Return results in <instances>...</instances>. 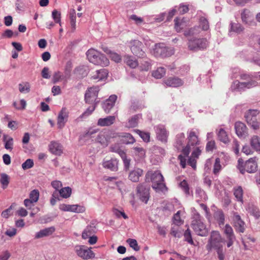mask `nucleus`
Returning <instances> with one entry per match:
<instances>
[{
    "label": "nucleus",
    "instance_id": "nucleus-42",
    "mask_svg": "<svg viewBox=\"0 0 260 260\" xmlns=\"http://www.w3.org/2000/svg\"><path fill=\"white\" fill-rule=\"evenodd\" d=\"M0 182L2 185L3 188H6L9 183V177L8 175L5 173L2 174L1 176Z\"/></svg>",
    "mask_w": 260,
    "mask_h": 260
},
{
    "label": "nucleus",
    "instance_id": "nucleus-61",
    "mask_svg": "<svg viewBox=\"0 0 260 260\" xmlns=\"http://www.w3.org/2000/svg\"><path fill=\"white\" fill-rule=\"evenodd\" d=\"M203 149V147L198 146L192 151L191 155L193 157L198 158L199 156L201 155L202 150Z\"/></svg>",
    "mask_w": 260,
    "mask_h": 260
},
{
    "label": "nucleus",
    "instance_id": "nucleus-32",
    "mask_svg": "<svg viewBox=\"0 0 260 260\" xmlns=\"http://www.w3.org/2000/svg\"><path fill=\"white\" fill-rule=\"evenodd\" d=\"M61 81H64V84L67 83V82H66V78H64V76H63L60 72L57 71L55 72L52 79V83L53 84H55Z\"/></svg>",
    "mask_w": 260,
    "mask_h": 260
},
{
    "label": "nucleus",
    "instance_id": "nucleus-51",
    "mask_svg": "<svg viewBox=\"0 0 260 260\" xmlns=\"http://www.w3.org/2000/svg\"><path fill=\"white\" fill-rule=\"evenodd\" d=\"M72 66L71 62H68L66 65L64 69V78H66V82H67L68 79L70 77V73L72 70Z\"/></svg>",
    "mask_w": 260,
    "mask_h": 260
},
{
    "label": "nucleus",
    "instance_id": "nucleus-12",
    "mask_svg": "<svg viewBox=\"0 0 260 260\" xmlns=\"http://www.w3.org/2000/svg\"><path fill=\"white\" fill-rule=\"evenodd\" d=\"M99 91V87H93L89 88L85 94V100L86 103L89 104L97 103L99 101H96L98 92Z\"/></svg>",
    "mask_w": 260,
    "mask_h": 260
},
{
    "label": "nucleus",
    "instance_id": "nucleus-59",
    "mask_svg": "<svg viewBox=\"0 0 260 260\" xmlns=\"http://www.w3.org/2000/svg\"><path fill=\"white\" fill-rule=\"evenodd\" d=\"M184 238L185 241H187L189 243L193 244V241L192 239L191 231L189 229H187L184 234Z\"/></svg>",
    "mask_w": 260,
    "mask_h": 260
},
{
    "label": "nucleus",
    "instance_id": "nucleus-26",
    "mask_svg": "<svg viewBox=\"0 0 260 260\" xmlns=\"http://www.w3.org/2000/svg\"><path fill=\"white\" fill-rule=\"evenodd\" d=\"M115 121L114 116H109L106 118H100L98 121V125L101 126H108L113 124Z\"/></svg>",
    "mask_w": 260,
    "mask_h": 260
},
{
    "label": "nucleus",
    "instance_id": "nucleus-35",
    "mask_svg": "<svg viewBox=\"0 0 260 260\" xmlns=\"http://www.w3.org/2000/svg\"><path fill=\"white\" fill-rule=\"evenodd\" d=\"M3 140L5 142V148L7 150H12L13 146V139L7 135H4Z\"/></svg>",
    "mask_w": 260,
    "mask_h": 260
},
{
    "label": "nucleus",
    "instance_id": "nucleus-11",
    "mask_svg": "<svg viewBox=\"0 0 260 260\" xmlns=\"http://www.w3.org/2000/svg\"><path fill=\"white\" fill-rule=\"evenodd\" d=\"M187 144H188V146H192V147L199 145L201 141L199 138L198 131H195L193 129L188 131L187 133Z\"/></svg>",
    "mask_w": 260,
    "mask_h": 260
},
{
    "label": "nucleus",
    "instance_id": "nucleus-13",
    "mask_svg": "<svg viewBox=\"0 0 260 260\" xmlns=\"http://www.w3.org/2000/svg\"><path fill=\"white\" fill-rule=\"evenodd\" d=\"M59 209L63 211H69L75 213H83L85 211V208L79 205H68L61 204Z\"/></svg>",
    "mask_w": 260,
    "mask_h": 260
},
{
    "label": "nucleus",
    "instance_id": "nucleus-50",
    "mask_svg": "<svg viewBox=\"0 0 260 260\" xmlns=\"http://www.w3.org/2000/svg\"><path fill=\"white\" fill-rule=\"evenodd\" d=\"M126 242L134 250L138 251L140 250V247L138 246L136 240L129 238L126 240Z\"/></svg>",
    "mask_w": 260,
    "mask_h": 260
},
{
    "label": "nucleus",
    "instance_id": "nucleus-53",
    "mask_svg": "<svg viewBox=\"0 0 260 260\" xmlns=\"http://www.w3.org/2000/svg\"><path fill=\"white\" fill-rule=\"evenodd\" d=\"M39 197V192L37 189L32 190L29 194V200L33 203H36L38 201Z\"/></svg>",
    "mask_w": 260,
    "mask_h": 260
},
{
    "label": "nucleus",
    "instance_id": "nucleus-23",
    "mask_svg": "<svg viewBox=\"0 0 260 260\" xmlns=\"http://www.w3.org/2000/svg\"><path fill=\"white\" fill-rule=\"evenodd\" d=\"M143 171L140 168H137L131 171L129 173V179L134 182H137L139 181V178L143 175Z\"/></svg>",
    "mask_w": 260,
    "mask_h": 260
},
{
    "label": "nucleus",
    "instance_id": "nucleus-22",
    "mask_svg": "<svg viewBox=\"0 0 260 260\" xmlns=\"http://www.w3.org/2000/svg\"><path fill=\"white\" fill-rule=\"evenodd\" d=\"M234 84L236 85V88H237L239 90H244L245 88H250L253 87H255L257 85V83L253 80H251L247 82H240L238 81H236L234 82Z\"/></svg>",
    "mask_w": 260,
    "mask_h": 260
},
{
    "label": "nucleus",
    "instance_id": "nucleus-63",
    "mask_svg": "<svg viewBox=\"0 0 260 260\" xmlns=\"http://www.w3.org/2000/svg\"><path fill=\"white\" fill-rule=\"evenodd\" d=\"M180 211H178L173 217L174 223L175 224L179 225L182 223V221L180 216Z\"/></svg>",
    "mask_w": 260,
    "mask_h": 260
},
{
    "label": "nucleus",
    "instance_id": "nucleus-25",
    "mask_svg": "<svg viewBox=\"0 0 260 260\" xmlns=\"http://www.w3.org/2000/svg\"><path fill=\"white\" fill-rule=\"evenodd\" d=\"M55 231L53 226L45 228L37 232L35 235V239H40L52 235Z\"/></svg>",
    "mask_w": 260,
    "mask_h": 260
},
{
    "label": "nucleus",
    "instance_id": "nucleus-16",
    "mask_svg": "<svg viewBox=\"0 0 260 260\" xmlns=\"http://www.w3.org/2000/svg\"><path fill=\"white\" fill-rule=\"evenodd\" d=\"M155 132L157 139L164 143H167L168 135L166 129L162 125L155 127Z\"/></svg>",
    "mask_w": 260,
    "mask_h": 260
},
{
    "label": "nucleus",
    "instance_id": "nucleus-33",
    "mask_svg": "<svg viewBox=\"0 0 260 260\" xmlns=\"http://www.w3.org/2000/svg\"><path fill=\"white\" fill-rule=\"evenodd\" d=\"M234 194L238 201L243 202V190L241 186L234 188Z\"/></svg>",
    "mask_w": 260,
    "mask_h": 260
},
{
    "label": "nucleus",
    "instance_id": "nucleus-21",
    "mask_svg": "<svg viewBox=\"0 0 260 260\" xmlns=\"http://www.w3.org/2000/svg\"><path fill=\"white\" fill-rule=\"evenodd\" d=\"M116 100L117 96L116 95H111L109 99L103 104L102 107L106 113H109L110 112L111 109L113 107Z\"/></svg>",
    "mask_w": 260,
    "mask_h": 260
},
{
    "label": "nucleus",
    "instance_id": "nucleus-36",
    "mask_svg": "<svg viewBox=\"0 0 260 260\" xmlns=\"http://www.w3.org/2000/svg\"><path fill=\"white\" fill-rule=\"evenodd\" d=\"M166 74V69L162 67H159L152 72V75L156 79H161Z\"/></svg>",
    "mask_w": 260,
    "mask_h": 260
},
{
    "label": "nucleus",
    "instance_id": "nucleus-54",
    "mask_svg": "<svg viewBox=\"0 0 260 260\" xmlns=\"http://www.w3.org/2000/svg\"><path fill=\"white\" fill-rule=\"evenodd\" d=\"M34 161L31 159H27L22 164V168L23 170H27L34 166Z\"/></svg>",
    "mask_w": 260,
    "mask_h": 260
},
{
    "label": "nucleus",
    "instance_id": "nucleus-19",
    "mask_svg": "<svg viewBox=\"0 0 260 260\" xmlns=\"http://www.w3.org/2000/svg\"><path fill=\"white\" fill-rule=\"evenodd\" d=\"M49 149L50 152L56 155H60L63 152L62 145L56 141H51L49 145Z\"/></svg>",
    "mask_w": 260,
    "mask_h": 260
},
{
    "label": "nucleus",
    "instance_id": "nucleus-47",
    "mask_svg": "<svg viewBox=\"0 0 260 260\" xmlns=\"http://www.w3.org/2000/svg\"><path fill=\"white\" fill-rule=\"evenodd\" d=\"M142 108V105L139 103L138 101L134 102L131 107L129 108L128 112L129 114L132 113L137 110L140 109Z\"/></svg>",
    "mask_w": 260,
    "mask_h": 260
},
{
    "label": "nucleus",
    "instance_id": "nucleus-31",
    "mask_svg": "<svg viewBox=\"0 0 260 260\" xmlns=\"http://www.w3.org/2000/svg\"><path fill=\"white\" fill-rule=\"evenodd\" d=\"M125 62L131 68H136L139 64L137 59L129 55L125 57Z\"/></svg>",
    "mask_w": 260,
    "mask_h": 260
},
{
    "label": "nucleus",
    "instance_id": "nucleus-10",
    "mask_svg": "<svg viewBox=\"0 0 260 260\" xmlns=\"http://www.w3.org/2000/svg\"><path fill=\"white\" fill-rule=\"evenodd\" d=\"M191 228L194 232L201 236H206L208 230L204 224L200 220H194L191 223Z\"/></svg>",
    "mask_w": 260,
    "mask_h": 260
},
{
    "label": "nucleus",
    "instance_id": "nucleus-27",
    "mask_svg": "<svg viewBox=\"0 0 260 260\" xmlns=\"http://www.w3.org/2000/svg\"><path fill=\"white\" fill-rule=\"evenodd\" d=\"M102 49L106 54L109 56V57L111 59V60L116 62H119L121 61V57L116 52L111 51L107 47H103Z\"/></svg>",
    "mask_w": 260,
    "mask_h": 260
},
{
    "label": "nucleus",
    "instance_id": "nucleus-8",
    "mask_svg": "<svg viewBox=\"0 0 260 260\" xmlns=\"http://www.w3.org/2000/svg\"><path fill=\"white\" fill-rule=\"evenodd\" d=\"M150 187L144 183L139 184L137 187V195L140 200L147 203L150 197Z\"/></svg>",
    "mask_w": 260,
    "mask_h": 260
},
{
    "label": "nucleus",
    "instance_id": "nucleus-37",
    "mask_svg": "<svg viewBox=\"0 0 260 260\" xmlns=\"http://www.w3.org/2000/svg\"><path fill=\"white\" fill-rule=\"evenodd\" d=\"M16 204L15 203H12L11 206L7 209L4 210L2 213L1 216L5 218H8L11 215L13 214L12 210L15 208Z\"/></svg>",
    "mask_w": 260,
    "mask_h": 260
},
{
    "label": "nucleus",
    "instance_id": "nucleus-7",
    "mask_svg": "<svg viewBox=\"0 0 260 260\" xmlns=\"http://www.w3.org/2000/svg\"><path fill=\"white\" fill-rule=\"evenodd\" d=\"M75 251L77 255L83 259L88 260L95 256V254L91 250V247L88 248L85 245L76 246Z\"/></svg>",
    "mask_w": 260,
    "mask_h": 260
},
{
    "label": "nucleus",
    "instance_id": "nucleus-2",
    "mask_svg": "<svg viewBox=\"0 0 260 260\" xmlns=\"http://www.w3.org/2000/svg\"><path fill=\"white\" fill-rule=\"evenodd\" d=\"M86 56L88 60L94 64L106 67L109 64L108 58L95 49H89L86 52Z\"/></svg>",
    "mask_w": 260,
    "mask_h": 260
},
{
    "label": "nucleus",
    "instance_id": "nucleus-58",
    "mask_svg": "<svg viewBox=\"0 0 260 260\" xmlns=\"http://www.w3.org/2000/svg\"><path fill=\"white\" fill-rule=\"evenodd\" d=\"M217 220L219 225H223L224 222V215L222 211H218L216 214Z\"/></svg>",
    "mask_w": 260,
    "mask_h": 260
},
{
    "label": "nucleus",
    "instance_id": "nucleus-15",
    "mask_svg": "<svg viewBox=\"0 0 260 260\" xmlns=\"http://www.w3.org/2000/svg\"><path fill=\"white\" fill-rule=\"evenodd\" d=\"M69 112L67 108H62L59 112L57 117V126L58 128L61 129L64 127L65 123L68 120Z\"/></svg>",
    "mask_w": 260,
    "mask_h": 260
},
{
    "label": "nucleus",
    "instance_id": "nucleus-56",
    "mask_svg": "<svg viewBox=\"0 0 260 260\" xmlns=\"http://www.w3.org/2000/svg\"><path fill=\"white\" fill-rule=\"evenodd\" d=\"M259 113V111L257 110H249L246 113L245 115V118H247V116H250L251 119H256V116Z\"/></svg>",
    "mask_w": 260,
    "mask_h": 260
},
{
    "label": "nucleus",
    "instance_id": "nucleus-48",
    "mask_svg": "<svg viewBox=\"0 0 260 260\" xmlns=\"http://www.w3.org/2000/svg\"><path fill=\"white\" fill-rule=\"evenodd\" d=\"M200 27L203 30H207L209 28V24L208 20L205 18L202 17L200 19Z\"/></svg>",
    "mask_w": 260,
    "mask_h": 260
},
{
    "label": "nucleus",
    "instance_id": "nucleus-38",
    "mask_svg": "<svg viewBox=\"0 0 260 260\" xmlns=\"http://www.w3.org/2000/svg\"><path fill=\"white\" fill-rule=\"evenodd\" d=\"M134 152L136 156L139 158H144L145 156V150L140 147H135L133 148Z\"/></svg>",
    "mask_w": 260,
    "mask_h": 260
},
{
    "label": "nucleus",
    "instance_id": "nucleus-62",
    "mask_svg": "<svg viewBox=\"0 0 260 260\" xmlns=\"http://www.w3.org/2000/svg\"><path fill=\"white\" fill-rule=\"evenodd\" d=\"M231 29L235 32L239 33L243 31V27L240 24L233 23L232 24Z\"/></svg>",
    "mask_w": 260,
    "mask_h": 260
},
{
    "label": "nucleus",
    "instance_id": "nucleus-49",
    "mask_svg": "<svg viewBox=\"0 0 260 260\" xmlns=\"http://www.w3.org/2000/svg\"><path fill=\"white\" fill-rule=\"evenodd\" d=\"M200 32V29L199 26H194L188 30L184 32V35L185 36L194 35L199 34Z\"/></svg>",
    "mask_w": 260,
    "mask_h": 260
},
{
    "label": "nucleus",
    "instance_id": "nucleus-9",
    "mask_svg": "<svg viewBox=\"0 0 260 260\" xmlns=\"http://www.w3.org/2000/svg\"><path fill=\"white\" fill-rule=\"evenodd\" d=\"M143 46V43L138 40H133L129 42L132 52L139 57H143L145 56V53L142 49Z\"/></svg>",
    "mask_w": 260,
    "mask_h": 260
},
{
    "label": "nucleus",
    "instance_id": "nucleus-43",
    "mask_svg": "<svg viewBox=\"0 0 260 260\" xmlns=\"http://www.w3.org/2000/svg\"><path fill=\"white\" fill-rule=\"evenodd\" d=\"M248 212L253 216H254L256 218H258L260 216V212L259 209L255 206H249L248 208Z\"/></svg>",
    "mask_w": 260,
    "mask_h": 260
},
{
    "label": "nucleus",
    "instance_id": "nucleus-17",
    "mask_svg": "<svg viewBox=\"0 0 260 260\" xmlns=\"http://www.w3.org/2000/svg\"><path fill=\"white\" fill-rule=\"evenodd\" d=\"M164 83L169 87H178L183 84V81L178 77H170L164 81Z\"/></svg>",
    "mask_w": 260,
    "mask_h": 260
},
{
    "label": "nucleus",
    "instance_id": "nucleus-3",
    "mask_svg": "<svg viewBox=\"0 0 260 260\" xmlns=\"http://www.w3.org/2000/svg\"><path fill=\"white\" fill-rule=\"evenodd\" d=\"M257 158L256 157L249 158L244 163L242 159L238 160V169L241 173L244 174L245 172L249 173H254L257 169Z\"/></svg>",
    "mask_w": 260,
    "mask_h": 260
},
{
    "label": "nucleus",
    "instance_id": "nucleus-39",
    "mask_svg": "<svg viewBox=\"0 0 260 260\" xmlns=\"http://www.w3.org/2000/svg\"><path fill=\"white\" fill-rule=\"evenodd\" d=\"M246 120L249 125L253 129H257L259 128V124L257 121L256 119H251L250 116H247Z\"/></svg>",
    "mask_w": 260,
    "mask_h": 260
},
{
    "label": "nucleus",
    "instance_id": "nucleus-45",
    "mask_svg": "<svg viewBox=\"0 0 260 260\" xmlns=\"http://www.w3.org/2000/svg\"><path fill=\"white\" fill-rule=\"evenodd\" d=\"M224 233L226 235V238L235 237L232 228L228 224L224 226Z\"/></svg>",
    "mask_w": 260,
    "mask_h": 260
},
{
    "label": "nucleus",
    "instance_id": "nucleus-40",
    "mask_svg": "<svg viewBox=\"0 0 260 260\" xmlns=\"http://www.w3.org/2000/svg\"><path fill=\"white\" fill-rule=\"evenodd\" d=\"M59 194L63 198H68L70 197L72 193V189L70 187H66L61 188L59 190Z\"/></svg>",
    "mask_w": 260,
    "mask_h": 260
},
{
    "label": "nucleus",
    "instance_id": "nucleus-34",
    "mask_svg": "<svg viewBox=\"0 0 260 260\" xmlns=\"http://www.w3.org/2000/svg\"><path fill=\"white\" fill-rule=\"evenodd\" d=\"M175 28L177 32H180L183 29L185 26V21L184 19L180 20L178 18H176L175 19Z\"/></svg>",
    "mask_w": 260,
    "mask_h": 260
},
{
    "label": "nucleus",
    "instance_id": "nucleus-28",
    "mask_svg": "<svg viewBox=\"0 0 260 260\" xmlns=\"http://www.w3.org/2000/svg\"><path fill=\"white\" fill-rule=\"evenodd\" d=\"M108 75L107 70L103 69L101 70H97L95 74L92 76L94 79H99V80H103L107 78Z\"/></svg>",
    "mask_w": 260,
    "mask_h": 260
},
{
    "label": "nucleus",
    "instance_id": "nucleus-24",
    "mask_svg": "<svg viewBox=\"0 0 260 260\" xmlns=\"http://www.w3.org/2000/svg\"><path fill=\"white\" fill-rule=\"evenodd\" d=\"M118 161L116 159H111L109 160L104 161L103 162V166L112 171H116L118 170Z\"/></svg>",
    "mask_w": 260,
    "mask_h": 260
},
{
    "label": "nucleus",
    "instance_id": "nucleus-57",
    "mask_svg": "<svg viewBox=\"0 0 260 260\" xmlns=\"http://www.w3.org/2000/svg\"><path fill=\"white\" fill-rule=\"evenodd\" d=\"M139 119V116L138 115H136L132 117L128 122V124L129 127H134L137 125L138 121Z\"/></svg>",
    "mask_w": 260,
    "mask_h": 260
},
{
    "label": "nucleus",
    "instance_id": "nucleus-46",
    "mask_svg": "<svg viewBox=\"0 0 260 260\" xmlns=\"http://www.w3.org/2000/svg\"><path fill=\"white\" fill-rule=\"evenodd\" d=\"M52 17L56 23H59L61 26V13L56 10L52 12Z\"/></svg>",
    "mask_w": 260,
    "mask_h": 260
},
{
    "label": "nucleus",
    "instance_id": "nucleus-29",
    "mask_svg": "<svg viewBox=\"0 0 260 260\" xmlns=\"http://www.w3.org/2000/svg\"><path fill=\"white\" fill-rule=\"evenodd\" d=\"M218 140L224 144H228L230 142V139L226 131L223 128H220L217 133Z\"/></svg>",
    "mask_w": 260,
    "mask_h": 260
},
{
    "label": "nucleus",
    "instance_id": "nucleus-52",
    "mask_svg": "<svg viewBox=\"0 0 260 260\" xmlns=\"http://www.w3.org/2000/svg\"><path fill=\"white\" fill-rule=\"evenodd\" d=\"M249 11L247 9H244L241 13V19L243 22L248 23L249 21Z\"/></svg>",
    "mask_w": 260,
    "mask_h": 260
},
{
    "label": "nucleus",
    "instance_id": "nucleus-18",
    "mask_svg": "<svg viewBox=\"0 0 260 260\" xmlns=\"http://www.w3.org/2000/svg\"><path fill=\"white\" fill-rule=\"evenodd\" d=\"M96 223L92 221L83 231L82 237L84 239H88L90 236L94 235L96 232Z\"/></svg>",
    "mask_w": 260,
    "mask_h": 260
},
{
    "label": "nucleus",
    "instance_id": "nucleus-60",
    "mask_svg": "<svg viewBox=\"0 0 260 260\" xmlns=\"http://www.w3.org/2000/svg\"><path fill=\"white\" fill-rule=\"evenodd\" d=\"M29 85L28 83L19 84V90L20 92H28L30 90Z\"/></svg>",
    "mask_w": 260,
    "mask_h": 260
},
{
    "label": "nucleus",
    "instance_id": "nucleus-4",
    "mask_svg": "<svg viewBox=\"0 0 260 260\" xmlns=\"http://www.w3.org/2000/svg\"><path fill=\"white\" fill-rule=\"evenodd\" d=\"M151 180L152 182V187L156 190L164 191L167 189L162 174L159 171H155L151 174Z\"/></svg>",
    "mask_w": 260,
    "mask_h": 260
},
{
    "label": "nucleus",
    "instance_id": "nucleus-55",
    "mask_svg": "<svg viewBox=\"0 0 260 260\" xmlns=\"http://www.w3.org/2000/svg\"><path fill=\"white\" fill-rule=\"evenodd\" d=\"M180 187L184 191L186 194H189V187L187 181L185 180H183L179 184Z\"/></svg>",
    "mask_w": 260,
    "mask_h": 260
},
{
    "label": "nucleus",
    "instance_id": "nucleus-30",
    "mask_svg": "<svg viewBox=\"0 0 260 260\" xmlns=\"http://www.w3.org/2000/svg\"><path fill=\"white\" fill-rule=\"evenodd\" d=\"M250 145L255 151H260V138L257 136L252 137L250 140Z\"/></svg>",
    "mask_w": 260,
    "mask_h": 260
},
{
    "label": "nucleus",
    "instance_id": "nucleus-14",
    "mask_svg": "<svg viewBox=\"0 0 260 260\" xmlns=\"http://www.w3.org/2000/svg\"><path fill=\"white\" fill-rule=\"evenodd\" d=\"M233 225L236 230L240 233H244L245 230V222L242 220L240 216L236 212L233 213Z\"/></svg>",
    "mask_w": 260,
    "mask_h": 260
},
{
    "label": "nucleus",
    "instance_id": "nucleus-41",
    "mask_svg": "<svg viewBox=\"0 0 260 260\" xmlns=\"http://www.w3.org/2000/svg\"><path fill=\"white\" fill-rule=\"evenodd\" d=\"M221 169L222 167L220 164V159L219 157H217L215 160V162L213 166V174L215 175H217L221 170Z\"/></svg>",
    "mask_w": 260,
    "mask_h": 260
},
{
    "label": "nucleus",
    "instance_id": "nucleus-5",
    "mask_svg": "<svg viewBox=\"0 0 260 260\" xmlns=\"http://www.w3.org/2000/svg\"><path fill=\"white\" fill-rule=\"evenodd\" d=\"M174 53L173 49L166 47L163 43L156 44L152 51V53L157 57H168L171 56Z\"/></svg>",
    "mask_w": 260,
    "mask_h": 260
},
{
    "label": "nucleus",
    "instance_id": "nucleus-64",
    "mask_svg": "<svg viewBox=\"0 0 260 260\" xmlns=\"http://www.w3.org/2000/svg\"><path fill=\"white\" fill-rule=\"evenodd\" d=\"M215 148V142L214 141H209L206 146V151H212Z\"/></svg>",
    "mask_w": 260,
    "mask_h": 260
},
{
    "label": "nucleus",
    "instance_id": "nucleus-20",
    "mask_svg": "<svg viewBox=\"0 0 260 260\" xmlns=\"http://www.w3.org/2000/svg\"><path fill=\"white\" fill-rule=\"evenodd\" d=\"M235 129L237 135L240 137H245L247 134V127L245 124L241 122L238 121L235 124Z\"/></svg>",
    "mask_w": 260,
    "mask_h": 260
},
{
    "label": "nucleus",
    "instance_id": "nucleus-1",
    "mask_svg": "<svg viewBox=\"0 0 260 260\" xmlns=\"http://www.w3.org/2000/svg\"><path fill=\"white\" fill-rule=\"evenodd\" d=\"M222 242V240L219 232L213 231L211 233L210 238L206 245V249L208 251H211L212 249L216 250L219 260L224 259Z\"/></svg>",
    "mask_w": 260,
    "mask_h": 260
},
{
    "label": "nucleus",
    "instance_id": "nucleus-44",
    "mask_svg": "<svg viewBox=\"0 0 260 260\" xmlns=\"http://www.w3.org/2000/svg\"><path fill=\"white\" fill-rule=\"evenodd\" d=\"M136 132L144 142H148L150 141V136L149 133L143 132L139 129H137Z\"/></svg>",
    "mask_w": 260,
    "mask_h": 260
},
{
    "label": "nucleus",
    "instance_id": "nucleus-6",
    "mask_svg": "<svg viewBox=\"0 0 260 260\" xmlns=\"http://www.w3.org/2000/svg\"><path fill=\"white\" fill-rule=\"evenodd\" d=\"M208 46V42L205 38H193L188 40V47L190 50L197 51L198 50L206 49Z\"/></svg>",
    "mask_w": 260,
    "mask_h": 260
}]
</instances>
